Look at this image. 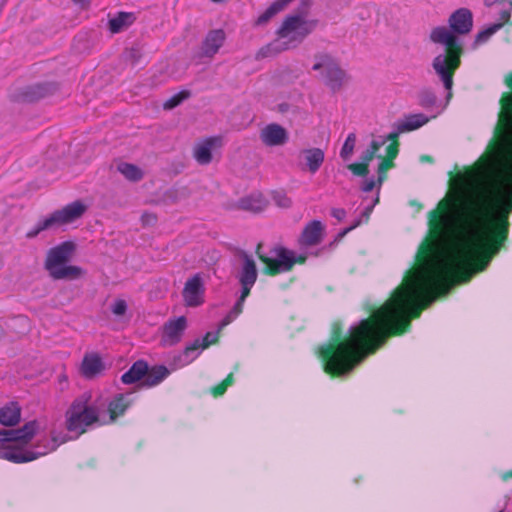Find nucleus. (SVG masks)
Returning a JSON list of instances; mask_svg holds the SVG:
<instances>
[{
  "label": "nucleus",
  "mask_w": 512,
  "mask_h": 512,
  "mask_svg": "<svg viewBox=\"0 0 512 512\" xmlns=\"http://www.w3.org/2000/svg\"><path fill=\"white\" fill-rule=\"evenodd\" d=\"M61 425L45 421H31L21 429L6 430L0 435V457L26 462L54 451L60 444L73 438L60 431Z\"/></svg>",
  "instance_id": "nucleus-1"
},
{
  "label": "nucleus",
  "mask_w": 512,
  "mask_h": 512,
  "mask_svg": "<svg viewBox=\"0 0 512 512\" xmlns=\"http://www.w3.org/2000/svg\"><path fill=\"white\" fill-rule=\"evenodd\" d=\"M450 28L437 27L431 32V40L446 46L444 53L439 54L433 60V68L440 77L448 98L451 97L453 74L460 65L462 46L457 42V35L468 33L472 28V14L467 9H459L449 19Z\"/></svg>",
  "instance_id": "nucleus-2"
},
{
  "label": "nucleus",
  "mask_w": 512,
  "mask_h": 512,
  "mask_svg": "<svg viewBox=\"0 0 512 512\" xmlns=\"http://www.w3.org/2000/svg\"><path fill=\"white\" fill-rule=\"evenodd\" d=\"M129 403L123 396H119L109 404L107 410H98L90 405L87 398H80L74 401L66 413V428L68 432L78 436L85 432L86 428L93 423L109 424L116 417L122 414Z\"/></svg>",
  "instance_id": "nucleus-3"
},
{
  "label": "nucleus",
  "mask_w": 512,
  "mask_h": 512,
  "mask_svg": "<svg viewBox=\"0 0 512 512\" xmlns=\"http://www.w3.org/2000/svg\"><path fill=\"white\" fill-rule=\"evenodd\" d=\"M317 24L316 19L308 18L304 13L289 15L277 31L275 42L262 48L259 55L267 57L298 45L317 27Z\"/></svg>",
  "instance_id": "nucleus-4"
},
{
  "label": "nucleus",
  "mask_w": 512,
  "mask_h": 512,
  "mask_svg": "<svg viewBox=\"0 0 512 512\" xmlns=\"http://www.w3.org/2000/svg\"><path fill=\"white\" fill-rule=\"evenodd\" d=\"M75 248V243L67 241L49 250L45 267L53 278L74 280L82 277L83 270L80 267L66 265Z\"/></svg>",
  "instance_id": "nucleus-5"
},
{
  "label": "nucleus",
  "mask_w": 512,
  "mask_h": 512,
  "mask_svg": "<svg viewBox=\"0 0 512 512\" xmlns=\"http://www.w3.org/2000/svg\"><path fill=\"white\" fill-rule=\"evenodd\" d=\"M87 209L88 205L83 200L71 202L40 220L33 229L27 232L26 237L32 239L44 230L56 229L72 224L80 219Z\"/></svg>",
  "instance_id": "nucleus-6"
},
{
  "label": "nucleus",
  "mask_w": 512,
  "mask_h": 512,
  "mask_svg": "<svg viewBox=\"0 0 512 512\" xmlns=\"http://www.w3.org/2000/svg\"><path fill=\"white\" fill-rule=\"evenodd\" d=\"M312 70L319 72L324 84L333 92L343 90L350 82L349 74L330 55H317Z\"/></svg>",
  "instance_id": "nucleus-7"
},
{
  "label": "nucleus",
  "mask_w": 512,
  "mask_h": 512,
  "mask_svg": "<svg viewBox=\"0 0 512 512\" xmlns=\"http://www.w3.org/2000/svg\"><path fill=\"white\" fill-rule=\"evenodd\" d=\"M168 374L169 371L165 367H154L149 370L146 363L139 361L123 374L122 381L125 384L152 387L160 383Z\"/></svg>",
  "instance_id": "nucleus-8"
},
{
  "label": "nucleus",
  "mask_w": 512,
  "mask_h": 512,
  "mask_svg": "<svg viewBox=\"0 0 512 512\" xmlns=\"http://www.w3.org/2000/svg\"><path fill=\"white\" fill-rule=\"evenodd\" d=\"M260 248L261 246L259 245L257 253L266 265L268 272L272 275L288 271L295 263H303L306 259L303 255L297 257L293 251L280 247L271 250L267 255H262Z\"/></svg>",
  "instance_id": "nucleus-9"
},
{
  "label": "nucleus",
  "mask_w": 512,
  "mask_h": 512,
  "mask_svg": "<svg viewBox=\"0 0 512 512\" xmlns=\"http://www.w3.org/2000/svg\"><path fill=\"white\" fill-rule=\"evenodd\" d=\"M236 277L242 287L241 300H245L257 278L255 262L246 254L238 256Z\"/></svg>",
  "instance_id": "nucleus-10"
},
{
  "label": "nucleus",
  "mask_w": 512,
  "mask_h": 512,
  "mask_svg": "<svg viewBox=\"0 0 512 512\" xmlns=\"http://www.w3.org/2000/svg\"><path fill=\"white\" fill-rule=\"evenodd\" d=\"M223 146V140L219 136L209 137L197 142L193 148V156L198 164H210L214 156Z\"/></svg>",
  "instance_id": "nucleus-11"
},
{
  "label": "nucleus",
  "mask_w": 512,
  "mask_h": 512,
  "mask_svg": "<svg viewBox=\"0 0 512 512\" xmlns=\"http://www.w3.org/2000/svg\"><path fill=\"white\" fill-rule=\"evenodd\" d=\"M325 153L317 147L302 149L298 156V165L301 171L315 174L324 163Z\"/></svg>",
  "instance_id": "nucleus-12"
},
{
  "label": "nucleus",
  "mask_w": 512,
  "mask_h": 512,
  "mask_svg": "<svg viewBox=\"0 0 512 512\" xmlns=\"http://www.w3.org/2000/svg\"><path fill=\"white\" fill-rule=\"evenodd\" d=\"M185 305L189 307H197L204 303L205 287L204 281L196 275L185 283L183 292Z\"/></svg>",
  "instance_id": "nucleus-13"
},
{
  "label": "nucleus",
  "mask_w": 512,
  "mask_h": 512,
  "mask_svg": "<svg viewBox=\"0 0 512 512\" xmlns=\"http://www.w3.org/2000/svg\"><path fill=\"white\" fill-rule=\"evenodd\" d=\"M260 140L267 146H282L288 141V132L278 124H269L261 129Z\"/></svg>",
  "instance_id": "nucleus-14"
},
{
  "label": "nucleus",
  "mask_w": 512,
  "mask_h": 512,
  "mask_svg": "<svg viewBox=\"0 0 512 512\" xmlns=\"http://www.w3.org/2000/svg\"><path fill=\"white\" fill-rule=\"evenodd\" d=\"M186 327L187 319L184 316L169 321L163 327L162 342L165 345H173L177 343L181 339L182 333Z\"/></svg>",
  "instance_id": "nucleus-15"
},
{
  "label": "nucleus",
  "mask_w": 512,
  "mask_h": 512,
  "mask_svg": "<svg viewBox=\"0 0 512 512\" xmlns=\"http://www.w3.org/2000/svg\"><path fill=\"white\" fill-rule=\"evenodd\" d=\"M267 205L268 200L263 193L254 191L240 198L235 204V207L246 211L260 212L264 210Z\"/></svg>",
  "instance_id": "nucleus-16"
},
{
  "label": "nucleus",
  "mask_w": 512,
  "mask_h": 512,
  "mask_svg": "<svg viewBox=\"0 0 512 512\" xmlns=\"http://www.w3.org/2000/svg\"><path fill=\"white\" fill-rule=\"evenodd\" d=\"M224 40L225 33L222 30L209 32L200 48V57L211 59L223 45Z\"/></svg>",
  "instance_id": "nucleus-17"
},
{
  "label": "nucleus",
  "mask_w": 512,
  "mask_h": 512,
  "mask_svg": "<svg viewBox=\"0 0 512 512\" xmlns=\"http://www.w3.org/2000/svg\"><path fill=\"white\" fill-rule=\"evenodd\" d=\"M218 340V333H207L202 341H195L194 344L188 347L183 355L180 357V365H187L198 356V350H204L211 344L216 343Z\"/></svg>",
  "instance_id": "nucleus-18"
},
{
  "label": "nucleus",
  "mask_w": 512,
  "mask_h": 512,
  "mask_svg": "<svg viewBox=\"0 0 512 512\" xmlns=\"http://www.w3.org/2000/svg\"><path fill=\"white\" fill-rule=\"evenodd\" d=\"M105 367V363L99 354L95 352H88L85 354L81 363L80 373L87 378H92L100 374Z\"/></svg>",
  "instance_id": "nucleus-19"
},
{
  "label": "nucleus",
  "mask_w": 512,
  "mask_h": 512,
  "mask_svg": "<svg viewBox=\"0 0 512 512\" xmlns=\"http://www.w3.org/2000/svg\"><path fill=\"white\" fill-rule=\"evenodd\" d=\"M324 232V225L319 221L309 223L303 230L299 244L301 246H314L320 243Z\"/></svg>",
  "instance_id": "nucleus-20"
},
{
  "label": "nucleus",
  "mask_w": 512,
  "mask_h": 512,
  "mask_svg": "<svg viewBox=\"0 0 512 512\" xmlns=\"http://www.w3.org/2000/svg\"><path fill=\"white\" fill-rule=\"evenodd\" d=\"M495 131H512V93L502 97Z\"/></svg>",
  "instance_id": "nucleus-21"
},
{
  "label": "nucleus",
  "mask_w": 512,
  "mask_h": 512,
  "mask_svg": "<svg viewBox=\"0 0 512 512\" xmlns=\"http://www.w3.org/2000/svg\"><path fill=\"white\" fill-rule=\"evenodd\" d=\"M398 154V143L393 141L386 148V156L381 160L378 168L379 182H382L383 175L393 167V160Z\"/></svg>",
  "instance_id": "nucleus-22"
},
{
  "label": "nucleus",
  "mask_w": 512,
  "mask_h": 512,
  "mask_svg": "<svg viewBox=\"0 0 512 512\" xmlns=\"http://www.w3.org/2000/svg\"><path fill=\"white\" fill-rule=\"evenodd\" d=\"M116 169L129 181H139L144 176V171L141 168L127 162L117 163Z\"/></svg>",
  "instance_id": "nucleus-23"
},
{
  "label": "nucleus",
  "mask_w": 512,
  "mask_h": 512,
  "mask_svg": "<svg viewBox=\"0 0 512 512\" xmlns=\"http://www.w3.org/2000/svg\"><path fill=\"white\" fill-rule=\"evenodd\" d=\"M19 418L20 410L15 404L5 406L0 410V422L3 425H14L18 422Z\"/></svg>",
  "instance_id": "nucleus-24"
},
{
  "label": "nucleus",
  "mask_w": 512,
  "mask_h": 512,
  "mask_svg": "<svg viewBox=\"0 0 512 512\" xmlns=\"http://www.w3.org/2000/svg\"><path fill=\"white\" fill-rule=\"evenodd\" d=\"M500 18H501V22L492 25L488 29H486L478 34L476 41H475V46H477L478 44H480L482 42H485L491 35H493L498 29H500L503 26V24L509 20L510 12L503 11L501 13Z\"/></svg>",
  "instance_id": "nucleus-25"
},
{
  "label": "nucleus",
  "mask_w": 512,
  "mask_h": 512,
  "mask_svg": "<svg viewBox=\"0 0 512 512\" xmlns=\"http://www.w3.org/2000/svg\"><path fill=\"white\" fill-rule=\"evenodd\" d=\"M133 22V16L129 13H120L112 18L109 22L110 29L113 33H118L126 29Z\"/></svg>",
  "instance_id": "nucleus-26"
},
{
  "label": "nucleus",
  "mask_w": 512,
  "mask_h": 512,
  "mask_svg": "<svg viewBox=\"0 0 512 512\" xmlns=\"http://www.w3.org/2000/svg\"><path fill=\"white\" fill-rule=\"evenodd\" d=\"M428 119L424 115H414L409 117L403 124V131H411L417 129L427 123Z\"/></svg>",
  "instance_id": "nucleus-27"
},
{
  "label": "nucleus",
  "mask_w": 512,
  "mask_h": 512,
  "mask_svg": "<svg viewBox=\"0 0 512 512\" xmlns=\"http://www.w3.org/2000/svg\"><path fill=\"white\" fill-rule=\"evenodd\" d=\"M355 144H356V136L355 134H349L344 142V145L341 149V152H340V156L344 159V160H348L350 159V157L352 156L353 152H354V148H355Z\"/></svg>",
  "instance_id": "nucleus-28"
},
{
  "label": "nucleus",
  "mask_w": 512,
  "mask_h": 512,
  "mask_svg": "<svg viewBox=\"0 0 512 512\" xmlns=\"http://www.w3.org/2000/svg\"><path fill=\"white\" fill-rule=\"evenodd\" d=\"M278 13H280L277 8L273 5V3L263 12L261 13L255 21V24L258 26H263L267 24L273 17H275Z\"/></svg>",
  "instance_id": "nucleus-29"
},
{
  "label": "nucleus",
  "mask_w": 512,
  "mask_h": 512,
  "mask_svg": "<svg viewBox=\"0 0 512 512\" xmlns=\"http://www.w3.org/2000/svg\"><path fill=\"white\" fill-rule=\"evenodd\" d=\"M245 300L239 298L235 307L227 314V316L220 323V329L230 324L242 312L243 303Z\"/></svg>",
  "instance_id": "nucleus-30"
},
{
  "label": "nucleus",
  "mask_w": 512,
  "mask_h": 512,
  "mask_svg": "<svg viewBox=\"0 0 512 512\" xmlns=\"http://www.w3.org/2000/svg\"><path fill=\"white\" fill-rule=\"evenodd\" d=\"M189 96V93L187 91H182L173 97H171L167 102L164 104L165 109H173L176 106H178L180 103H182L185 99H187Z\"/></svg>",
  "instance_id": "nucleus-31"
},
{
  "label": "nucleus",
  "mask_w": 512,
  "mask_h": 512,
  "mask_svg": "<svg viewBox=\"0 0 512 512\" xmlns=\"http://www.w3.org/2000/svg\"><path fill=\"white\" fill-rule=\"evenodd\" d=\"M382 144L383 142L373 141L371 147L362 154V162L368 164L374 158L375 153Z\"/></svg>",
  "instance_id": "nucleus-32"
},
{
  "label": "nucleus",
  "mask_w": 512,
  "mask_h": 512,
  "mask_svg": "<svg viewBox=\"0 0 512 512\" xmlns=\"http://www.w3.org/2000/svg\"><path fill=\"white\" fill-rule=\"evenodd\" d=\"M232 383H233V374H229L221 384L217 385L216 387H214L212 389L213 395L220 396V395L224 394L226 389L230 385H232Z\"/></svg>",
  "instance_id": "nucleus-33"
},
{
  "label": "nucleus",
  "mask_w": 512,
  "mask_h": 512,
  "mask_svg": "<svg viewBox=\"0 0 512 512\" xmlns=\"http://www.w3.org/2000/svg\"><path fill=\"white\" fill-rule=\"evenodd\" d=\"M111 310L116 316H123L127 310V303L123 299H117L111 305Z\"/></svg>",
  "instance_id": "nucleus-34"
},
{
  "label": "nucleus",
  "mask_w": 512,
  "mask_h": 512,
  "mask_svg": "<svg viewBox=\"0 0 512 512\" xmlns=\"http://www.w3.org/2000/svg\"><path fill=\"white\" fill-rule=\"evenodd\" d=\"M348 169L355 175L358 176H364L368 173V166L367 163L361 162V163H353L348 165Z\"/></svg>",
  "instance_id": "nucleus-35"
},
{
  "label": "nucleus",
  "mask_w": 512,
  "mask_h": 512,
  "mask_svg": "<svg viewBox=\"0 0 512 512\" xmlns=\"http://www.w3.org/2000/svg\"><path fill=\"white\" fill-rule=\"evenodd\" d=\"M273 198L275 203L281 208H287L292 203L291 199L283 193H275Z\"/></svg>",
  "instance_id": "nucleus-36"
},
{
  "label": "nucleus",
  "mask_w": 512,
  "mask_h": 512,
  "mask_svg": "<svg viewBox=\"0 0 512 512\" xmlns=\"http://www.w3.org/2000/svg\"><path fill=\"white\" fill-rule=\"evenodd\" d=\"M295 0H275L273 5L277 8L279 12L288 8V6L293 3Z\"/></svg>",
  "instance_id": "nucleus-37"
},
{
  "label": "nucleus",
  "mask_w": 512,
  "mask_h": 512,
  "mask_svg": "<svg viewBox=\"0 0 512 512\" xmlns=\"http://www.w3.org/2000/svg\"><path fill=\"white\" fill-rule=\"evenodd\" d=\"M332 215L335 218L341 220L345 216V211L342 209H335V210H333Z\"/></svg>",
  "instance_id": "nucleus-38"
},
{
  "label": "nucleus",
  "mask_w": 512,
  "mask_h": 512,
  "mask_svg": "<svg viewBox=\"0 0 512 512\" xmlns=\"http://www.w3.org/2000/svg\"><path fill=\"white\" fill-rule=\"evenodd\" d=\"M73 2L79 5L81 9H86L89 6V0H73Z\"/></svg>",
  "instance_id": "nucleus-39"
},
{
  "label": "nucleus",
  "mask_w": 512,
  "mask_h": 512,
  "mask_svg": "<svg viewBox=\"0 0 512 512\" xmlns=\"http://www.w3.org/2000/svg\"><path fill=\"white\" fill-rule=\"evenodd\" d=\"M501 478L503 481H507L512 478V470L509 472L502 473Z\"/></svg>",
  "instance_id": "nucleus-40"
},
{
  "label": "nucleus",
  "mask_w": 512,
  "mask_h": 512,
  "mask_svg": "<svg viewBox=\"0 0 512 512\" xmlns=\"http://www.w3.org/2000/svg\"><path fill=\"white\" fill-rule=\"evenodd\" d=\"M373 188H374L373 181L366 182L364 185V190H366V191H371Z\"/></svg>",
  "instance_id": "nucleus-41"
},
{
  "label": "nucleus",
  "mask_w": 512,
  "mask_h": 512,
  "mask_svg": "<svg viewBox=\"0 0 512 512\" xmlns=\"http://www.w3.org/2000/svg\"><path fill=\"white\" fill-rule=\"evenodd\" d=\"M498 0H484V3L487 5V6H491L493 5L494 3H496Z\"/></svg>",
  "instance_id": "nucleus-42"
},
{
  "label": "nucleus",
  "mask_w": 512,
  "mask_h": 512,
  "mask_svg": "<svg viewBox=\"0 0 512 512\" xmlns=\"http://www.w3.org/2000/svg\"><path fill=\"white\" fill-rule=\"evenodd\" d=\"M421 161H426V162H429L430 161V157L429 156H422L421 157Z\"/></svg>",
  "instance_id": "nucleus-43"
},
{
  "label": "nucleus",
  "mask_w": 512,
  "mask_h": 512,
  "mask_svg": "<svg viewBox=\"0 0 512 512\" xmlns=\"http://www.w3.org/2000/svg\"><path fill=\"white\" fill-rule=\"evenodd\" d=\"M352 230V227L347 228V230H344V234L347 233V231Z\"/></svg>",
  "instance_id": "nucleus-44"
},
{
  "label": "nucleus",
  "mask_w": 512,
  "mask_h": 512,
  "mask_svg": "<svg viewBox=\"0 0 512 512\" xmlns=\"http://www.w3.org/2000/svg\"><path fill=\"white\" fill-rule=\"evenodd\" d=\"M352 230V227L347 228V230H344V234L347 233V231Z\"/></svg>",
  "instance_id": "nucleus-45"
},
{
  "label": "nucleus",
  "mask_w": 512,
  "mask_h": 512,
  "mask_svg": "<svg viewBox=\"0 0 512 512\" xmlns=\"http://www.w3.org/2000/svg\"><path fill=\"white\" fill-rule=\"evenodd\" d=\"M352 230V227L347 228V230H344V234L347 233V231Z\"/></svg>",
  "instance_id": "nucleus-46"
}]
</instances>
